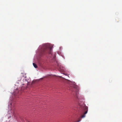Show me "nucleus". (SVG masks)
<instances>
[{
	"instance_id": "7ed1b4c3",
	"label": "nucleus",
	"mask_w": 122,
	"mask_h": 122,
	"mask_svg": "<svg viewBox=\"0 0 122 122\" xmlns=\"http://www.w3.org/2000/svg\"><path fill=\"white\" fill-rule=\"evenodd\" d=\"M76 89L75 87H73L72 86H70L69 87V90H70L72 91H74V90H75Z\"/></svg>"
},
{
	"instance_id": "423d86ee",
	"label": "nucleus",
	"mask_w": 122,
	"mask_h": 122,
	"mask_svg": "<svg viewBox=\"0 0 122 122\" xmlns=\"http://www.w3.org/2000/svg\"><path fill=\"white\" fill-rule=\"evenodd\" d=\"M76 89V91L78 90V88H77Z\"/></svg>"
},
{
	"instance_id": "20e7f679",
	"label": "nucleus",
	"mask_w": 122,
	"mask_h": 122,
	"mask_svg": "<svg viewBox=\"0 0 122 122\" xmlns=\"http://www.w3.org/2000/svg\"><path fill=\"white\" fill-rule=\"evenodd\" d=\"M33 65L34 66V67L35 68H37V65L35 63H33Z\"/></svg>"
},
{
	"instance_id": "f257e3e1",
	"label": "nucleus",
	"mask_w": 122,
	"mask_h": 122,
	"mask_svg": "<svg viewBox=\"0 0 122 122\" xmlns=\"http://www.w3.org/2000/svg\"><path fill=\"white\" fill-rule=\"evenodd\" d=\"M42 48V53H49L50 54H51V47L48 44H45L43 45Z\"/></svg>"
},
{
	"instance_id": "f03ea898",
	"label": "nucleus",
	"mask_w": 122,
	"mask_h": 122,
	"mask_svg": "<svg viewBox=\"0 0 122 122\" xmlns=\"http://www.w3.org/2000/svg\"><path fill=\"white\" fill-rule=\"evenodd\" d=\"M81 108L85 112L84 114L82 115L80 117L79 119V120L76 121V122H79L81 121V118H84L85 117V114L87 113L88 110V108L87 107L85 106L84 105H83L81 106Z\"/></svg>"
},
{
	"instance_id": "39448f33",
	"label": "nucleus",
	"mask_w": 122,
	"mask_h": 122,
	"mask_svg": "<svg viewBox=\"0 0 122 122\" xmlns=\"http://www.w3.org/2000/svg\"><path fill=\"white\" fill-rule=\"evenodd\" d=\"M16 92H18V91L17 90L16 91V92H14V93H13L15 95H16V94H17V93H16Z\"/></svg>"
}]
</instances>
